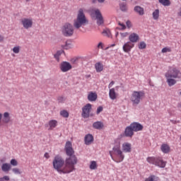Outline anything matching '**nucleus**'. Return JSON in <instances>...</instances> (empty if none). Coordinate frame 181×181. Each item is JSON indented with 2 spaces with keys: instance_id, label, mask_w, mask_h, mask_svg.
I'll list each match as a JSON object with an SVG mask.
<instances>
[{
  "instance_id": "obj_23",
  "label": "nucleus",
  "mask_w": 181,
  "mask_h": 181,
  "mask_svg": "<svg viewBox=\"0 0 181 181\" xmlns=\"http://www.w3.org/2000/svg\"><path fill=\"white\" fill-rule=\"evenodd\" d=\"M83 114H90L91 112V104L88 103L82 108Z\"/></svg>"
},
{
  "instance_id": "obj_44",
  "label": "nucleus",
  "mask_w": 181,
  "mask_h": 181,
  "mask_svg": "<svg viewBox=\"0 0 181 181\" xmlns=\"http://www.w3.org/2000/svg\"><path fill=\"white\" fill-rule=\"evenodd\" d=\"M126 25L129 29L132 28V23H131L129 21H127L126 22Z\"/></svg>"
},
{
  "instance_id": "obj_11",
  "label": "nucleus",
  "mask_w": 181,
  "mask_h": 181,
  "mask_svg": "<svg viewBox=\"0 0 181 181\" xmlns=\"http://www.w3.org/2000/svg\"><path fill=\"white\" fill-rule=\"evenodd\" d=\"M127 128H130L133 129V131H135V132H139L142 131V129H144V126H142L141 123L133 122V123H131V124L128 126Z\"/></svg>"
},
{
  "instance_id": "obj_46",
  "label": "nucleus",
  "mask_w": 181,
  "mask_h": 181,
  "mask_svg": "<svg viewBox=\"0 0 181 181\" xmlns=\"http://www.w3.org/2000/svg\"><path fill=\"white\" fill-rule=\"evenodd\" d=\"M98 48L104 49V45L103 44V42H99V44L98 45Z\"/></svg>"
},
{
  "instance_id": "obj_33",
  "label": "nucleus",
  "mask_w": 181,
  "mask_h": 181,
  "mask_svg": "<svg viewBox=\"0 0 181 181\" xmlns=\"http://www.w3.org/2000/svg\"><path fill=\"white\" fill-rule=\"evenodd\" d=\"M102 35L103 36H107V37H111V31L109 29L103 30Z\"/></svg>"
},
{
  "instance_id": "obj_52",
  "label": "nucleus",
  "mask_w": 181,
  "mask_h": 181,
  "mask_svg": "<svg viewBox=\"0 0 181 181\" xmlns=\"http://www.w3.org/2000/svg\"><path fill=\"white\" fill-rule=\"evenodd\" d=\"M105 0H98V1L99 2V4H103L105 2ZM93 2H95V0H93Z\"/></svg>"
},
{
  "instance_id": "obj_21",
  "label": "nucleus",
  "mask_w": 181,
  "mask_h": 181,
  "mask_svg": "<svg viewBox=\"0 0 181 181\" xmlns=\"http://www.w3.org/2000/svg\"><path fill=\"white\" fill-rule=\"evenodd\" d=\"M85 145H90L91 142L93 141V136L90 134H87L85 136Z\"/></svg>"
},
{
  "instance_id": "obj_57",
  "label": "nucleus",
  "mask_w": 181,
  "mask_h": 181,
  "mask_svg": "<svg viewBox=\"0 0 181 181\" xmlns=\"http://www.w3.org/2000/svg\"><path fill=\"white\" fill-rule=\"evenodd\" d=\"M0 181H5L4 178H0Z\"/></svg>"
},
{
  "instance_id": "obj_5",
  "label": "nucleus",
  "mask_w": 181,
  "mask_h": 181,
  "mask_svg": "<svg viewBox=\"0 0 181 181\" xmlns=\"http://www.w3.org/2000/svg\"><path fill=\"white\" fill-rule=\"evenodd\" d=\"M146 160L147 162H148L149 164H153V165H156L160 168H164L166 166V163L163 160L161 157H148L146 158Z\"/></svg>"
},
{
  "instance_id": "obj_15",
  "label": "nucleus",
  "mask_w": 181,
  "mask_h": 181,
  "mask_svg": "<svg viewBox=\"0 0 181 181\" xmlns=\"http://www.w3.org/2000/svg\"><path fill=\"white\" fill-rule=\"evenodd\" d=\"M58 126V121L56 119H52L49 122H48V124H45L46 127H49L48 128V131H52L54 128H56Z\"/></svg>"
},
{
  "instance_id": "obj_35",
  "label": "nucleus",
  "mask_w": 181,
  "mask_h": 181,
  "mask_svg": "<svg viewBox=\"0 0 181 181\" xmlns=\"http://www.w3.org/2000/svg\"><path fill=\"white\" fill-rule=\"evenodd\" d=\"M139 49H140V50L146 49V43H145L144 41L140 42L139 44Z\"/></svg>"
},
{
  "instance_id": "obj_47",
  "label": "nucleus",
  "mask_w": 181,
  "mask_h": 181,
  "mask_svg": "<svg viewBox=\"0 0 181 181\" xmlns=\"http://www.w3.org/2000/svg\"><path fill=\"white\" fill-rule=\"evenodd\" d=\"M114 84H115V82L114 81H112L108 86V88H111V87H112Z\"/></svg>"
},
{
  "instance_id": "obj_38",
  "label": "nucleus",
  "mask_w": 181,
  "mask_h": 181,
  "mask_svg": "<svg viewBox=\"0 0 181 181\" xmlns=\"http://www.w3.org/2000/svg\"><path fill=\"white\" fill-rule=\"evenodd\" d=\"M13 52L16 54H18L21 52V47L20 46H16L13 48Z\"/></svg>"
},
{
  "instance_id": "obj_20",
  "label": "nucleus",
  "mask_w": 181,
  "mask_h": 181,
  "mask_svg": "<svg viewBox=\"0 0 181 181\" xmlns=\"http://www.w3.org/2000/svg\"><path fill=\"white\" fill-rule=\"evenodd\" d=\"M95 69L97 71V73H101L103 70H104V64L102 62H98L95 64Z\"/></svg>"
},
{
  "instance_id": "obj_61",
  "label": "nucleus",
  "mask_w": 181,
  "mask_h": 181,
  "mask_svg": "<svg viewBox=\"0 0 181 181\" xmlns=\"http://www.w3.org/2000/svg\"><path fill=\"white\" fill-rule=\"evenodd\" d=\"M112 46H115V45H112Z\"/></svg>"
},
{
  "instance_id": "obj_22",
  "label": "nucleus",
  "mask_w": 181,
  "mask_h": 181,
  "mask_svg": "<svg viewBox=\"0 0 181 181\" xmlns=\"http://www.w3.org/2000/svg\"><path fill=\"white\" fill-rule=\"evenodd\" d=\"M1 120L4 124H8L11 122V117L8 114L1 115Z\"/></svg>"
},
{
  "instance_id": "obj_60",
  "label": "nucleus",
  "mask_w": 181,
  "mask_h": 181,
  "mask_svg": "<svg viewBox=\"0 0 181 181\" xmlns=\"http://www.w3.org/2000/svg\"><path fill=\"white\" fill-rule=\"evenodd\" d=\"M4 114H8V112H4Z\"/></svg>"
},
{
  "instance_id": "obj_43",
  "label": "nucleus",
  "mask_w": 181,
  "mask_h": 181,
  "mask_svg": "<svg viewBox=\"0 0 181 181\" xmlns=\"http://www.w3.org/2000/svg\"><path fill=\"white\" fill-rule=\"evenodd\" d=\"M59 103H64V97L59 96L57 98Z\"/></svg>"
},
{
  "instance_id": "obj_50",
  "label": "nucleus",
  "mask_w": 181,
  "mask_h": 181,
  "mask_svg": "<svg viewBox=\"0 0 181 181\" xmlns=\"http://www.w3.org/2000/svg\"><path fill=\"white\" fill-rule=\"evenodd\" d=\"M89 116H90V115H88V114H82L83 118H88Z\"/></svg>"
},
{
  "instance_id": "obj_53",
  "label": "nucleus",
  "mask_w": 181,
  "mask_h": 181,
  "mask_svg": "<svg viewBox=\"0 0 181 181\" xmlns=\"http://www.w3.org/2000/svg\"><path fill=\"white\" fill-rule=\"evenodd\" d=\"M60 114H69L66 110L61 111Z\"/></svg>"
},
{
  "instance_id": "obj_17",
  "label": "nucleus",
  "mask_w": 181,
  "mask_h": 181,
  "mask_svg": "<svg viewBox=\"0 0 181 181\" xmlns=\"http://www.w3.org/2000/svg\"><path fill=\"white\" fill-rule=\"evenodd\" d=\"M131 144L125 142L122 145V151L124 153H131Z\"/></svg>"
},
{
  "instance_id": "obj_9",
  "label": "nucleus",
  "mask_w": 181,
  "mask_h": 181,
  "mask_svg": "<svg viewBox=\"0 0 181 181\" xmlns=\"http://www.w3.org/2000/svg\"><path fill=\"white\" fill-rule=\"evenodd\" d=\"M90 16H92V18H96L98 25H103L104 23V19L103 18V16L101 15L100 10H93L91 11Z\"/></svg>"
},
{
  "instance_id": "obj_54",
  "label": "nucleus",
  "mask_w": 181,
  "mask_h": 181,
  "mask_svg": "<svg viewBox=\"0 0 181 181\" xmlns=\"http://www.w3.org/2000/svg\"><path fill=\"white\" fill-rule=\"evenodd\" d=\"M0 42H4V36L0 35Z\"/></svg>"
},
{
  "instance_id": "obj_19",
  "label": "nucleus",
  "mask_w": 181,
  "mask_h": 181,
  "mask_svg": "<svg viewBox=\"0 0 181 181\" xmlns=\"http://www.w3.org/2000/svg\"><path fill=\"white\" fill-rule=\"evenodd\" d=\"M109 97L110 100H117L118 93L115 92V88H112L109 90Z\"/></svg>"
},
{
  "instance_id": "obj_62",
  "label": "nucleus",
  "mask_w": 181,
  "mask_h": 181,
  "mask_svg": "<svg viewBox=\"0 0 181 181\" xmlns=\"http://www.w3.org/2000/svg\"><path fill=\"white\" fill-rule=\"evenodd\" d=\"M91 117H93V115H90Z\"/></svg>"
},
{
  "instance_id": "obj_30",
  "label": "nucleus",
  "mask_w": 181,
  "mask_h": 181,
  "mask_svg": "<svg viewBox=\"0 0 181 181\" xmlns=\"http://www.w3.org/2000/svg\"><path fill=\"white\" fill-rule=\"evenodd\" d=\"M158 2L163 6H170V0H158Z\"/></svg>"
},
{
  "instance_id": "obj_59",
  "label": "nucleus",
  "mask_w": 181,
  "mask_h": 181,
  "mask_svg": "<svg viewBox=\"0 0 181 181\" xmlns=\"http://www.w3.org/2000/svg\"><path fill=\"white\" fill-rule=\"evenodd\" d=\"M180 95H181V91L180 92Z\"/></svg>"
},
{
  "instance_id": "obj_51",
  "label": "nucleus",
  "mask_w": 181,
  "mask_h": 181,
  "mask_svg": "<svg viewBox=\"0 0 181 181\" xmlns=\"http://www.w3.org/2000/svg\"><path fill=\"white\" fill-rule=\"evenodd\" d=\"M61 115H62V117H64V118H68V117H69V114H62Z\"/></svg>"
},
{
  "instance_id": "obj_4",
  "label": "nucleus",
  "mask_w": 181,
  "mask_h": 181,
  "mask_svg": "<svg viewBox=\"0 0 181 181\" xmlns=\"http://www.w3.org/2000/svg\"><path fill=\"white\" fill-rule=\"evenodd\" d=\"M61 32L65 37H70L74 35V26L70 23H65L61 28Z\"/></svg>"
},
{
  "instance_id": "obj_2",
  "label": "nucleus",
  "mask_w": 181,
  "mask_h": 181,
  "mask_svg": "<svg viewBox=\"0 0 181 181\" xmlns=\"http://www.w3.org/2000/svg\"><path fill=\"white\" fill-rule=\"evenodd\" d=\"M165 77L169 87H172L177 83L175 78L181 80V71L176 67H170L168 71L165 74Z\"/></svg>"
},
{
  "instance_id": "obj_16",
  "label": "nucleus",
  "mask_w": 181,
  "mask_h": 181,
  "mask_svg": "<svg viewBox=\"0 0 181 181\" xmlns=\"http://www.w3.org/2000/svg\"><path fill=\"white\" fill-rule=\"evenodd\" d=\"M97 98H98V95H97V93L90 91L88 93V101H90L91 103L94 101H97Z\"/></svg>"
},
{
  "instance_id": "obj_49",
  "label": "nucleus",
  "mask_w": 181,
  "mask_h": 181,
  "mask_svg": "<svg viewBox=\"0 0 181 181\" xmlns=\"http://www.w3.org/2000/svg\"><path fill=\"white\" fill-rule=\"evenodd\" d=\"M44 158H45L46 159H49V153H45L44 154Z\"/></svg>"
},
{
  "instance_id": "obj_12",
  "label": "nucleus",
  "mask_w": 181,
  "mask_h": 181,
  "mask_svg": "<svg viewBox=\"0 0 181 181\" xmlns=\"http://www.w3.org/2000/svg\"><path fill=\"white\" fill-rule=\"evenodd\" d=\"M59 69L63 73H66L71 70L72 66L71 64L67 62H63L59 65Z\"/></svg>"
},
{
  "instance_id": "obj_56",
  "label": "nucleus",
  "mask_w": 181,
  "mask_h": 181,
  "mask_svg": "<svg viewBox=\"0 0 181 181\" xmlns=\"http://www.w3.org/2000/svg\"><path fill=\"white\" fill-rule=\"evenodd\" d=\"M1 115H2L0 114V123L2 122Z\"/></svg>"
},
{
  "instance_id": "obj_8",
  "label": "nucleus",
  "mask_w": 181,
  "mask_h": 181,
  "mask_svg": "<svg viewBox=\"0 0 181 181\" xmlns=\"http://www.w3.org/2000/svg\"><path fill=\"white\" fill-rule=\"evenodd\" d=\"M64 151H66V156H69L68 158L76 157V156L74 155L75 151L72 147V143H71V141L66 142V145L64 146Z\"/></svg>"
},
{
  "instance_id": "obj_55",
  "label": "nucleus",
  "mask_w": 181,
  "mask_h": 181,
  "mask_svg": "<svg viewBox=\"0 0 181 181\" xmlns=\"http://www.w3.org/2000/svg\"><path fill=\"white\" fill-rule=\"evenodd\" d=\"M177 107H178V108H181V103H180L177 104Z\"/></svg>"
},
{
  "instance_id": "obj_37",
  "label": "nucleus",
  "mask_w": 181,
  "mask_h": 181,
  "mask_svg": "<svg viewBox=\"0 0 181 181\" xmlns=\"http://www.w3.org/2000/svg\"><path fill=\"white\" fill-rule=\"evenodd\" d=\"M162 53H170L172 52V49L170 47H166L162 49Z\"/></svg>"
},
{
  "instance_id": "obj_41",
  "label": "nucleus",
  "mask_w": 181,
  "mask_h": 181,
  "mask_svg": "<svg viewBox=\"0 0 181 181\" xmlns=\"http://www.w3.org/2000/svg\"><path fill=\"white\" fill-rule=\"evenodd\" d=\"M13 173H15L16 175H21V172H20V170L18 168H13Z\"/></svg>"
},
{
  "instance_id": "obj_14",
  "label": "nucleus",
  "mask_w": 181,
  "mask_h": 181,
  "mask_svg": "<svg viewBox=\"0 0 181 181\" xmlns=\"http://www.w3.org/2000/svg\"><path fill=\"white\" fill-rule=\"evenodd\" d=\"M129 42L133 43L135 45V43H137V42H139V35L135 33H132L129 35Z\"/></svg>"
},
{
  "instance_id": "obj_36",
  "label": "nucleus",
  "mask_w": 181,
  "mask_h": 181,
  "mask_svg": "<svg viewBox=\"0 0 181 181\" xmlns=\"http://www.w3.org/2000/svg\"><path fill=\"white\" fill-rule=\"evenodd\" d=\"M119 26L117 29H119V30H125L127 29V26H125V24L122 23L121 22H119Z\"/></svg>"
},
{
  "instance_id": "obj_10",
  "label": "nucleus",
  "mask_w": 181,
  "mask_h": 181,
  "mask_svg": "<svg viewBox=\"0 0 181 181\" xmlns=\"http://www.w3.org/2000/svg\"><path fill=\"white\" fill-rule=\"evenodd\" d=\"M21 23L24 29H30L33 26V19L30 18H23L21 20Z\"/></svg>"
},
{
  "instance_id": "obj_26",
  "label": "nucleus",
  "mask_w": 181,
  "mask_h": 181,
  "mask_svg": "<svg viewBox=\"0 0 181 181\" xmlns=\"http://www.w3.org/2000/svg\"><path fill=\"white\" fill-rule=\"evenodd\" d=\"M134 12L142 16V15L144 13V8L136 6L134 7Z\"/></svg>"
},
{
  "instance_id": "obj_3",
  "label": "nucleus",
  "mask_w": 181,
  "mask_h": 181,
  "mask_svg": "<svg viewBox=\"0 0 181 181\" xmlns=\"http://www.w3.org/2000/svg\"><path fill=\"white\" fill-rule=\"evenodd\" d=\"M87 23H88V20L87 19V17H86V14H84V9L79 8L76 19L74 21V28H76V29H80L81 26H86Z\"/></svg>"
},
{
  "instance_id": "obj_27",
  "label": "nucleus",
  "mask_w": 181,
  "mask_h": 181,
  "mask_svg": "<svg viewBox=\"0 0 181 181\" xmlns=\"http://www.w3.org/2000/svg\"><path fill=\"white\" fill-rule=\"evenodd\" d=\"M62 49H65V50H69V49H71L73 47V44H71V41H66L64 45H62Z\"/></svg>"
},
{
  "instance_id": "obj_24",
  "label": "nucleus",
  "mask_w": 181,
  "mask_h": 181,
  "mask_svg": "<svg viewBox=\"0 0 181 181\" xmlns=\"http://www.w3.org/2000/svg\"><path fill=\"white\" fill-rule=\"evenodd\" d=\"M118 36H119L120 39H125V37H128V36H129V33L128 32L117 33L115 34V37H118Z\"/></svg>"
},
{
  "instance_id": "obj_32",
  "label": "nucleus",
  "mask_w": 181,
  "mask_h": 181,
  "mask_svg": "<svg viewBox=\"0 0 181 181\" xmlns=\"http://www.w3.org/2000/svg\"><path fill=\"white\" fill-rule=\"evenodd\" d=\"M153 18L154 21H158V19H159V9H156L153 12Z\"/></svg>"
},
{
  "instance_id": "obj_31",
  "label": "nucleus",
  "mask_w": 181,
  "mask_h": 181,
  "mask_svg": "<svg viewBox=\"0 0 181 181\" xmlns=\"http://www.w3.org/2000/svg\"><path fill=\"white\" fill-rule=\"evenodd\" d=\"M160 178L159 177H157L156 175H151L148 178H146V181H159Z\"/></svg>"
},
{
  "instance_id": "obj_1",
  "label": "nucleus",
  "mask_w": 181,
  "mask_h": 181,
  "mask_svg": "<svg viewBox=\"0 0 181 181\" xmlns=\"http://www.w3.org/2000/svg\"><path fill=\"white\" fill-rule=\"evenodd\" d=\"M78 163V158L76 156H72L71 158H66L64 160L60 156H55L52 165L54 169L57 170L59 173L69 174L75 170V165Z\"/></svg>"
},
{
  "instance_id": "obj_34",
  "label": "nucleus",
  "mask_w": 181,
  "mask_h": 181,
  "mask_svg": "<svg viewBox=\"0 0 181 181\" xmlns=\"http://www.w3.org/2000/svg\"><path fill=\"white\" fill-rule=\"evenodd\" d=\"M89 168L92 170H94L98 168V165L96 164L95 161H91L90 165L89 166Z\"/></svg>"
},
{
  "instance_id": "obj_28",
  "label": "nucleus",
  "mask_w": 181,
  "mask_h": 181,
  "mask_svg": "<svg viewBox=\"0 0 181 181\" xmlns=\"http://www.w3.org/2000/svg\"><path fill=\"white\" fill-rule=\"evenodd\" d=\"M93 126V128L95 129H100L103 127H104V124L100 122H94Z\"/></svg>"
},
{
  "instance_id": "obj_18",
  "label": "nucleus",
  "mask_w": 181,
  "mask_h": 181,
  "mask_svg": "<svg viewBox=\"0 0 181 181\" xmlns=\"http://www.w3.org/2000/svg\"><path fill=\"white\" fill-rule=\"evenodd\" d=\"M135 131L129 127H126L125 131L124 132V134L125 136L129 138H132V136L134 135Z\"/></svg>"
},
{
  "instance_id": "obj_42",
  "label": "nucleus",
  "mask_w": 181,
  "mask_h": 181,
  "mask_svg": "<svg viewBox=\"0 0 181 181\" xmlns=\"http://www.w3.org/2000/svg\"><path fill=\"white\" fill-rule=\"evenodd\" d=\"M11 165L13 166H17L18 165V162L16 160V159H11Z\"/></svg>"
},
{
  "instance_id": "obj_48",
  "label": "nucleus",
  "mask_w": 181,
  "mask_h": 181,
  "mask_svg": "<svg viewBox=\"0 0 181 181\" xmlns=\"http://www.w3.org/2000/svg\"><path fill=\"white\" fill-rule=\"evenodd\" d=\"M0 179H4V180H6V181H8L10 180V177L8 176H4V177L2 178H0Z\"/></svg>"
},
{
  "instance_id": "obj_7",
  "label": "nucleus",
  "mask_w": 181,
  "mask_h": 181,
  "mask_svg": "<svg viewBox=\"0 0 181 181\" xmlns=\"http://www.w3.org/2000/svg\"><path fill=\"white\" fill-rule=\"evenodd\" d=\"M112 151H114V155L115 156H116V158H114L112 156V155H110L112 160H114L117 163L122 162L124 160V156L122 153V151L120 150V147L114 146V148H112Z\"/></svg>"
},
{
  "instance_id": "obj_13",
  "label": "nucleus",
  "mask_w": 181,
  "mask_h": 181,
  "mask_svg": "<svg viewBox=\"0 0 181 181\" xmlns=\"http://www.w3.org/2000/svg\"><path fill=\"white\" fill-rule=\"evenodd\" d=\"M134 47H135V44L128 41L123 45V52H124V53H129Z\"/></svg>"
},
{
  "instance_id": "obj_6",
  "label": "nucleus",
  "mask_w": 181,
  "mask_h": 181,
  "mask_svg": "<svg viewBox=\"0 0 181 181\" xmlns=\"http://www.w3.org/2000/svg\"><path fill=\"white\" fill-rule=\"evenodd\" d=\"M144 97H145V93L144 91H134L131 97V101L133 105H138Z\"/></svg>"
},
{
  "instance_id": "obj_40",
  "label": "nucleus",
  "mask_w": 181,
  "mask_h": 181,
  "mask_svg": "<svg viewBox=\"0 0 181 181\" xmlns=\"http://www.w3.org/2000/svg\"><path fill=\"white\" fill-rule=\"evenodd\" d=\"M120 9L123 12H127V10L128 9L127 7V4H120Z\"/></svg>"
},
{
  "instance_id": "obj_58",
  "label": "nucleus",
  "mask_w": 181,
  "mask_h": 181,
  "mask_svg": "<svg viewBox=\"0 0 181 181\" xmlns=\"http://www.w3.org/2000/svg\"><path fill=\"white\" fill-rule=\"evenodd\" d=\"M26 1V2H29V1H30V0H25Z\"/></svg>"
},
{
  "instance_id": "obj_39",
  "label": "nucleus",
  "mask_w": 181,
  "mask_h": 181,
  "mask_svg": "<svg viewBox=\"0 0 181 181\" xmlns=\"http://www.w3.org/2000/svg\"><path fill=\"white\" fill-rule=\"evenodd\" d=\"M60 51H58L54 55V57L57 60V62H60Z\"/></svg>"
},
{
  "instance_id": "obj_25",
  "label": "nucleus",
  "mask_w": 181,
  "mask_h": 181,
  "mask_svg": "<svg viewBox=\"0 0 181 181\" xmlns=\"http://www.w3.org/2000/svg\"><path fill=\"white\" fill-rule=\"evenodd\" d=\"M170 146L169 145L166 144H162V146H160V150L162 151L163 153L167 154L170 152Z\"/></svg>"
},
{
  "instance_id": "obj_45",
  "label": "nucleus",
  "mask_w": 181,
  "mask_h": 181,
  "mask_svg": "<svg viewBox=\"0 0 181 181\" xmlns=\"http://www.w3.org/2000/svg\"><path fill=\"white\" fill-rule=\"evenodd\" d=\"M103 106H99L97 109V114H100V112H103Z\"/></svg>"
},
{
  "instance_id": "obj_29",
  "label": "nucleus",
  "mask_w": 181,
  "mask_h": 181,
  "mask_svg": "<svg viewBox=\"0 0 181 181\" xmlns=\"http://www.w3.org/2000/svg\"><path fill=\"white\" fill-rule=\"evenodd\" d=\"M10 169H11V165L10 164H8V163L2 164V166H1L2 171L8 172V170H10Z\"/></svg>"
}]
</instances>
